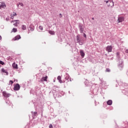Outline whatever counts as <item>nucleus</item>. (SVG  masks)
Instances as JSON below:
<instances>
[{
	"label": "nucleus",
	"instance_id": "nucleus-30",
	"mask_svg": "<svg viewBox=\"0 0 128 128\" xmlns=\"http://www.w3.org/2000/svg\"><path fill=\"white\" fill-rule=\"evenodd\" d=\"M49 128H52V124H50V126H49Z\"/></svg>",
	"mask_w": 128,
	"mask_h": 128
},
{
	"label": "nucleus",
	"instance_id": "nucleus-35",
	"mask_svg": "<svg viewBox=\"0 0 128 128\" xmlns=\"http://www.w3.org/2000/svg\"><path fill=\"white\" fill-rule=\"evenodd\" d=\"M106 4H108V2H110V1L108 0H107V1H105Z\"/></svg>",
	"mask_w": 128,
	"mask_h": 128
},
{
	"label": "nucleus",
	"instance_id": "nucleus-29",
	"mask_svg": "<svg viewBox=\"0 0 128 128\" xmlns=\"http://www.w3.org/2000/svg\"><path fill=\"white\" fill-rule=\"evenodd\" d=\"M19 4H20V6H24V4H22V2L20 3Z\"/></svg>",
	"mask_w": 128,
	"mask_h": 128
},
{
	"label": "nucleus",
	"instance_id": "nucleus-4",
	"mask_svg": "<svg viewBox=\"0 0 128 128\" xmlns=\"http://www.w3.org/2000/svg\"><path fill=\"white\" fill-rule=\"evenodd\" d=\"M14 22V26H18V25L20 24V20H12L11 22Z\"/></svg>",
	"mask_w": 128,
	"mask_h": 128
},
{
	"label": "nucleus",
	"instance_id": "nucleus-1",
	"mask_svg": "<svg viewBox=\"0 0 128 128\" xmlns=\"http://www.w3.org/2000/svg\"><path fill=\"white\" fill-rule=\"evenodd\" d=\"M76 42L79 44L80 46H82V44H84V42L82 41V39H80V35H77L76 36Z\"/></svg>",
	"mask_w": 128,
	"mask_h": 128
},
{
	"label": "nucleus",
	"instance_id": "nucleus-41",
	"mask_svg": "<svg viewBox=\"0 0 128 128\" xmlns=\"http://www.w3.org/2000/svg\"><path fill=\"white\" fill-rule=\"evenodd\" d=\"M86 82H84L85 84H86Z\"/></svg>",
	"mask_w": 128,
	"mask_h": 128
},
{
	"label": "nucleus",
	"instance_id": "nucleus-34",
	"mask_svg": "<svg viewBox=\"0 0 128 128\" xmlns=\"http://www.w3.org/2000/svg\"><path fill=\"white\" fill-rule=\"evenodd\" d=\"M60 18H62V14H60Z\"/></svg>",
	"mask_w": 128,
	"mask_h": 128
},
{
	"label": "nucleus",
	"instance_id": "nucleus-7",
	"mask_svg": "<svg viewBox=\"0 0 128 128\" xmlns=\"http://www.w3.org/2000/svg\"><path fill=\"white\" fill-rule=\"evenodd\" d=\"M65 80H68V82H72V78H70V75L68 74H65Z\"/></svg>",
	"mask_w": 128,
	"mask_h": 128
},
{
	"label": "nucleus",
	"instance_id": "nucleus-31",
	"mask_svg": "<svg viewBox=\"0 0 128 128\" xmlns=\"http://www.w3.org/2000/svg\"><path fill=\"white\" fill-rule=\"evenodd\" d=\"M84 38H86V34L84 33Z\"/></svg>",
	"mask_w": 128,
	"mask_h": 128
},
{
	"label": "nucleus",
	"instance_id": "nucleus-23",
	"mask_svg": "<svg viewBox=\"0 0 128 128\" xmlns=\"http://www.w3.org/2000/svg\"><path fill=\"white\" fill-rule=\"evenodd\" d=\"M32 112V116H36V114H38V112Z\"/></svg>",
	"mask_w": 128,
	"mask_h": 128
},
{
	"label": "nucleus",
	"instance_id": "nucleus-24",
	"mask_svg": "<svg viewBox=\"0 0 128 128\" xmlns=\"http://www.w3.org/2000/svg\"><path fill=\"white\" fill-rule=\"evenodd\" d=\"M49 34H54V31L50 30Z\"/></svg>",
	"mask_w": 128,
	"mask_h": 128
},
{
	"label": "nucleus",
	"instance_id": "nucleus-10",
	"mask_svg": "<svg viewBox=\"0 0 128 128\" xmlns=\"http://www.w3.org/2000/svg\"><path fill=\"white\" fill-rule=\"evenodd\" d=\"M48 80V76H44L40 80V82H47Z\"/></svg>",
	"mask_w": 128,
	"mask_h": 128
},
{
	"label": "nucleus",
	"instance_id": "nucleus-37",
	"mask_svg": "<svg viewBox=\"0 0 128 128\" xmlns=\"http://www.w3.org/2000/svg\"><path fill=\"white\" fill-rule=\"evenodd\" d=\"M92 20H94V18H92Z\"/></svg>",
	"mask_w": 128,
	"mask_h": 128
},
{
	"label": "nucleus",
	"instance_id": "nucleus-18",
	"mask_svg": "<svg viewBox=\"0 0 128 128\" xmlns=\"http://www.w3.org/2000/svg\"><path fill=\"white\" fill-rule=\"evenodd\" d=\"M80 54L82 58H84V52L83 50H80Z\"/></svg>",
	"mask_w": 128,
	"mask_h": 128
},
{
	"label": "nucleus",
	"instance_id": "nucleus-22",
	"mask_svg": "<svg viewBox=\"0 0 128 128\" xmlns=\"http://www.w3.org/2000/svg\"><path fill=\"white\" fill-rule=\"evenodd\" d=\"M12 32H18V29H16V28H13Z\"/></svg>",
	"mask_w": 128,
	"mask_h": 128
},
{
	"label": "nucleus",
	"instance_id": "nucleus-14",
	"mask_svg": "<svg viewBox=\"0 0 128 128\" xmlns=\"http://www.w3.org/2000/svg\"><path fill=\"white\" fill-rule=\"evenodd\" d=\"M20 36L18 35L13 38V40H20Z\"/></svg>",
	"mask_w": 128,
	"mask_h": 128
},
{
	"label": "nucleus",
	"instance_id": "nucleus-25",
	"mask_svg": "<svg viewBox=\"0 0 128 128\" xmlns=\"http://www.w3.org/2000/svg\"><path fill=\"white\" fill-rule=\"evenodd\" d=\"M0 64H2V66H4V62L2 60H0Z\"/></svg>",
	"mask_w": 128,
	"mask_h": 128
},
{
	"label": "nucleus",
	"instance_id": "nucleus-42",
	"mask_svg": "<svg viewBox=\"0 0 128 128\" xmlns=\"http://www.w3.org/2000/svg\"><path fill=\"white\" fill-rule=\"evenodd\" d=\"M18 6H19V5H18Z\"/></svg>",
	"mask_w": 128,
	"mask_h": 128
},
{
	"label": "nucleus",
	"instance_id": "nucleus-20",
	"mask_svg": "<svg viewBox=\"0 0 128 128\" xmlns=\"http://www.w3.org/2000/svg\"><path fill=\"white\" fill-rule=\"evenodd\" d=\"M107 104H108V106H112V100H109L107 102Z\"/></svg>",
	"mask_w": 128,
	"mask_h": 128
},
{
	"label": "nucleus",
	"instance_id": "nucleus-3",
	"mask_svg": "<svg viewBox=\"0 0 128 128\" xmlns=\"http://www.w3.org/2000/svg\"><path fill=\"white\" fill-rule=\"evenodd\" d=\"M117 20L118 23L122 22L124 20V18L122 16H119L118 17V20Z\"/></svg>",
	"mask_w": 128,
	"mask_h": 128
},
{
	"label": "nucleus",
	"instance_id": "nucleus-28",
	"mask_svg": "<svg viewBox=\"0 0 128 128\" xmlns=\"http://www.w3.org/2000/svg\"><path fill=\"white\" fill-rule=\"evenodd\" d=\"M39 28L40 30H43V28H42V26H39Z\"/></svg>",
	"mask_w": 128,
	"mask_h": 128
},
{
	"label": "nucleus",
	"instance_id": "nucleus-17",
	"mask_svg": "<svg viewBox=\"0 0 128 128\" xmlns=\"http://www.w3.org/2000/svg\"><path fill=\"white\" fill-rule=\"evenodd\" d=\"M16 16V13L13 12L12 13L10 14L11 18H12V19L14 18V16Z\"/></svg>",
	"mask_w": 128,
	"mask_h": 128
},
{
	"label": "nucleus",
	"instance_id": "nucleus-40",
	"mask_svg": "<svg viewBox=\"0 0 128 128\" xmlns=\"http://www.w3.org/2000/svg\"><path fill=\"white\" fill-rule=\"evenodd\" d=\"M62 93L63 94H64V92H62Z\"/></svg>",
	"mask_w": 128,
	"mask_h": 128
},
{
	"label": "nucleus",
	"instance_id": "nucleus-5",
	"mask_svg": "<svg viewBox=\"0 0 128 128\" xmlns=\"http://www.w3.org/2000/svg\"><path fill=\"white\" fill-rule=\"evenodd\" d=\"M110 3L108 4V8H112L114 6V1H110Z\"/></svg>",
	"mask_w": 128,
	"mask_h": 128
},
{
	"label": "nucleus",
	"instance_id": "nucleus-8",
	"mask_svg": "<svg viewBox=\"0 0 128 128\" xmlns=\"http://www.w3.org/2000/svg\"><path fill=\"white\" fill-rule=\"evenodd\" d=\"M28 30H30V32H34V26L32 24H31L28 28Z\"/></svg>",
	"mask_w": 128,
	"mask_h": 128
},
{
	"label": "nucleus",
	"instance_id": "nucleus-9",
	"mask_svg": "<svg viewBox=\"0 0 128 128\" xmlns=\"http://www.w3.org/2000/svg\"><path fill=\"white\" fill-rule=\"evenodd\" d=\"M106 50L108 52H112V47L111 46H108L106 48Z\"/></svg>",
	"mask_w": 128,
	"mask_h": 128
},
{
	"label": "nucleus",
	"instance_id": "nucleus-27",
	"mask_svg": "<svg viewBox=\"0 0 128 128\" xmlns=\"http://www.w3.org/2000/svg\"><path fill=\"white\" fill-rule=\"evenodd\" d=\"M106 72H110V68H106Z\"/></svg>",
	"mask_w": 128,
	"mask_h": 128
},
{
	"label": "nucleus",
	"instance_id": "nucleus-33",
	"mask_svg": "<svg viewBox=\"0 0 128 128\" xmlns=\"http://www.w3.org/2000/svg\"><path fill=\"white\" fill-rule=\"evenodd\" d=\"M6 20L7 22H8V20H10V18H6Z\"/></svg>",
	"mask_w": 128,
	"mask_h": 128
},
{
	"label": "nucleus",
	"instance_id": "nucleus-11",
	"mask_svg": "<svg viewBox=\"0 0 128 128\" xmlns=\"http://www.w3.org/2000/svg\"><path fill=\"white\" fill-rule=\"evenodd\" d=\"M6 8V4L4 2H1L0 5V10L1 8Z\"/></svg>",
	"mask_w": 128,
	"mask_h": 128
},
{
	"label": "nucleus",
	"instance_id": "nucleus-32",
	"mask_svg": "<svg viewBox=\"0 0 128 128\" xmlns=\"http://www.w3.org/2000/svg\"><path fill=\"white\" fill-rule=\"evenodd\" d=\"M117 58H118V56H120V53L117 52L116 53Z\"/></svg>",
	"mask_w": 128,
	"mask_h": 128
},
{
	"label": "nucleus",
	"instance_id": "nucleus-36",
	"mask_svg": "<svg viewBox=\"0 0 128 128\" xmlns=\"http://www.w3.org/2000/svg\"><path fill=\"white\" fill-rule=\"evenodd\" d=\"M110 2H112V0H108Z\"/></svg>",
	"mask_w": 128,
	"mask_h": 128
},
{
	"label": "nucleus",
	"instance_id": "nucleus-38",
	"mask_svg": "<svg viewBox=\"0 0 128 128\" xmlns=\"http://www.w3.org/2000/svg\"><path fill=\"white\" fill-rule=\"evenodd\" d=\"M2 40V36H0V40Z\"/></svg>",
	"mask_w": 128,
	"mask_h": 128
},
{
	"label": "nucleus",
	"instance_id": "nucleus-21",
	"mask_svg": "<svg viewBox=\"0 0 128 128\" xmlns=\"http://www.w3.org/2000/svg\"><path fill=\"white\" fill-rule=\"evenodd\" d=\"M22 28L23 30H26V25H22Z\"/></svg>",
	"mask_w": 128,
	"mask_h": 128
},
{
	"label": "nucleus",
	"instance_id": "nucleus-19",
	"mask_svg": "<svg viewBox=\"0 0 128 128\" xmlns=\"http://www.w3.org/2000/svg\"><path fill=\"white\" fill-rule=\"evenodd\" d=\"M57 80H58L60 84H62V77L60 76H58L57 78Z\"/></svg>",
	"mask_w": 128,
	"mask_h": 128
},
{
	"label": "nucleus",
	"instance_id": "nucleus-12",
	"mask_svg": "<svg viewBox=\"0 0 128 128\" xmlns=\"http://www.w3.org/2000/svg\"><path fill=\"white\" fill-rule=\"evenodd\" d=\"M1 71L2 72H4V74H5V76H8V70L2 68Z\"/></svg>",
	"mask_w": 128,
	"mask_h": 128
},
{
	"label": "nucleus",
	"instance_id": "nucleus-39",
	"mask_svg": "<svg viewBox=\"0 0 128 128\" xmlns=\"http://www.w3.org/2000/svg\"><path fill=\"white\" fill-rule=\"evenodd\" d=\"M128 50H126V52H128Z\"/></svg>",
	"mask_w": 128,
	"mask_h": 128
},
{
	"label": "nucleus",
	"instance_id": "nucleus-26",
	"mask_svg": "<svg viewBox=\"0 0 128 128\" xmlns=\"http://www.w3.org/2000/svg\"><path fill=\"white\" fill-rule=\"evenodd\" d=\"M14 84V82L12 80H10L9 82V84Z\"/></svg>",
	"mask_w": 128,
	"mask_h": 128
},
{
	"label": "nucleus",
	"instance_id": "nucleus-6",
	"mask_svg": "<svg viewBox=\"0 0 128 128\" xmlns=\"http://www.w3.org/2000/svg\"><path fill=\"white\" fill-rule=\"evenodd\" d=\"M118 66L119 68H124V62L122 60H120V61L119 62Z\"/></svg>",
	"mask_w": 128,
	"mask_h": 128
},
{
	"label": "nucleus",
	"instance_id": "nucleus-2",
	"mask_svg": "<svg viewBox=\"0 0 128 128\" xmlns=\"http://www.w3.org/2000/svg\"><path fill=\"white\" fill-rule=\"evenodd\" d=\"M20 84H16L14 86V90H20Z\"/></svg>",
	"mask_w": 128,
	"mask_h": 128
},
{
	"label": "nucleus",
	"instance_id": "nucleus-15",
	"mask_svg": "<svg viewBox=\"0 0 128 128\" xmlns=\"http://www.w3.org/2000/svg\"><path fill=\"white\" fill-rule=\"evenodd\" d=\"M12 66L13 68H16V70H18V64H16V62H14L12 64Z\"/></svg>",
	"mask_w": 128,
	"mask_h": 128
},
{
	"label": "nucleus",
	"instance_id": "nucleus-13",
	"mask_svg": "<svg viewBox=\"0 0 128 128\" xmlns=\"http://www.w3.org/2000/svg\"><path fill=\"white\" fill-rule=\"evenodd\" d=\"M78 26H79V28H80V33L81 34H84V28H82V25L79 24Z\"/></svg>",
	"mask_w": 128,
	"mask_h": 128
},
{
	"label": "nucleus",
	"instance_id": "nucleus-16",
	"mask_svg": "<svg viewBox=\"0 0 128 128\" xmlns=\"http://www.w3.org/2000/svg\"><path fill=\"white\" fill-rule=\"evenodd\" d=\"M2 94L4 96H5V98H8L10 96V94L6 93V92H3Z\"/></svg>",
	"mask_w": 128,
	"mask_h": 128
}]
</instances>
